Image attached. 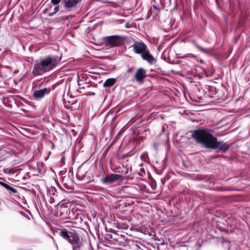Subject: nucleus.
<instances>
[{"label":"nucleus","mask_w":250,"mask_h":250,"mask_svg":"<svg viewBox=\"0 0 250 250\" xmlns=\"http://www.w3.org/2000/svg\"><path fill=\"white\" fill-rule=\"evenodd\" d=\"M213 129H199L192 132V137L198 143L207 148L218 149L223 152L226 151L229 146L224 142H218L217 138L213 136Z\"/></svg>","instance_id":"f257e3e1"},{"label":"nucleus","mask_w":250,"mask_h":250,"mask_svg":"<svg viewBox=\"0 0 250 250\" xmlns=\"http://www.w3.org/2000/svg\"><path fill=\"white\" fill-rule=\"evenodd\" d=\"M61 58L52 56L36 60L33 66L32 73L35 76L42 75L53 69L59 63Z\"/></svg>","instance_id":"f03ea898"},{"label":"nucleus","mask_w":250,"mask_h":250,"mask_svg":"<svg viewBox=\"0 0 250 250\" xmlns=\"http://www.w3.org/2000/svg\"><path fill=\"white\" fill-rule=\"evenodd\" d=\"M63 240L69 244L73 250L79 249L82 245L79 234L74 230H68L63 228Z\"/></svg>","instance_id":"7ed1b4c3"},{"label":"nucleus","mask_w":250,"mask_h":250,"mask_svg":"<svg viewBox=\"0 0 250 250\" xmlns=\"http://www.w3.org/2000/svg\"><path fill=\"white\" fill-rule=\"evenodd\" d=\"M125 40V37L123 35H112L105 38V41L111 48L122 45Z\"/></svg>","instance_id":"20e7f679"},{"label":"nucleus","mask_w":250,"mask_h":250,"mask_svg":"<svg viewBox=\"0 0 250 250\" xmlns=\"http://www.w3.org/2000/svg\"><path fill=\"white\" fill-rule=\"evenodd\" d=\"M131 47L134 53L141 55L147 49L146 45L143 42H135Z\"/></svg>","instance_id":"39448f33"},{"label":"nucleus","mask_w":250,"mask_h":250,"mask_svg":"<svg viewBox=\"0 0 250 250\" xmlns=\"http://www.w3.org/2000/svg\"><path fill=\"white\" fill-rule=\"evenodd\" d=\"M121 175L117 174H111L106 175L101 179L102 182L104 184H109L119 180Z\"/></svg>","instance_id":"423d86ee"},{"label":"nucleus","mask_w":250,"mask_h":250,"mask_svg":"<svg viewBox=\"0 0 250 250\" xmlns=\"http://www.w3.org/2000/svg\"><path fill=\"white\" fill-rule=\"evenodd\" d=\"M146 76V71L143 68H139L136 71L134 78L138 83H142L144 81Z\"/></svg>","instance_id":"0eeeda50"},{"label":"nucleus","mask_w":250,"mask_h":250,"mask_svg":"<svg viewBox=\"0 0 250 250\" xmlns=\"http://www.w3.org/2000/svg\"><path fill=\"white\" fill-rule=\"evenodd\" d=\"M141 57L143 60L146 61L149 63H153L156 62V59L150 54L149 51L147 49L141 55Z\"/></svg>","instance_id":"6e6552de"},{"label":"nucleus","mask_w":250,"mask_h":250,"mask_svg":"<svg viewBox=\"0 0 250 250\" xmlns=\"http://www.w3.org/2000/svg\"><path fill=\"white\" fill-rule=\"evenodd\" d=\"M48 90L46 88H43L39 90H36L33 94V96L35 98H42L45 94L48 93Z\"/></svg>","instance_id":"1a4fd4ad"},{"label":"nucleus","mask_w":250,"mask_h":250,"mask_svg":"<svg viewBox=\"0 0 250 250\" xmlns=\"http://www.w3.org/2000/svg\"><path fill=\"white\" fill-rule=\"evenodd\" d=\"M81 0H65V7L70 10L75 7Z\"/></svg>","instance_id":"9d476101"},{"label":"nucleus","mask_w":250,"mask_h":250,"mask_svg":"<svg viewBox=\"0 0 250 250\" xmlns=\"http://www.w3.org/2000/svg\"><path fill=\"white\" fill-rule=\"evenodd\" d=\"M116 82V80L113 78H110L107 79L105 82L104 83V87H109L114 84Z\"/></svg>","instance_id":"9b49d317"},{"label":"nucleus","mask_w":250,"mask_h":250,"mask_svg":"<svg viewBox=\"0 0 250 250\" xmlns=\"http://www.w3.org/2000/svg\"><path fill=\"white\" fill-rule=\"evenodd\" d=\"M76 174L78 178L82 180L84 183L87 182V178L85 177V175L83 174V173H76Z\"/></svg>","instance_id":"f8f14e48"},{"label":"nucleus","mask_w":250,"mask_h":250,"mask_svg":"<svg viewBox=\"0 0 250 250\" xmlns=\"http://www.w3.org/2000/svg\"><path fill=\"white\" fill-rule=\"evenodd\" d=\"M5 189H6L10 193H17L18 192V191L16 188H13L8 185L7 186Z\"/></svg>","instance_id":"ddd939ff"},{"label":"nucleus","mask_w":250,"mask_h":250,"mask_svg":"<svg viewBox=\"0 0 250 250\" xmlns=\"http://www.w3.org/2000/svg\"><path fill=\"white\" fill-rule=\"evenodd\" d=\"M69 122V117L67 114H64L63 113V124L67 125Z\"/></svg>","instance_id":"4468645a"},{"label":"nucleus","mask_w":250,"mask_h":250,"mask_svg":"<svg viewBox=\"0 0 250 250\" xmlns=\"http://www.w3.org/2000/svg\"><path fill=\"white\" fill-rule=\"evenodd\" d=\"M194 45L197 48H198L200 50H201L202 52H204V53H208V49H205V48H204L203 47H202L201 46H200L199 45H198L197 43H196V42H194Z\"/></svg>","instance_id":"2eb2a0df"},{"label":"nucleus","mask_w":250,"mask_h":250,"mask_svg":"<svg viewBox=\"0 0 250 250\" xmlns=\"http://www.w3.org/2000/svg\"><path fill=\"white\" fill-rule=\"evenodd\" d=\"M59 10V6H56L54 8V11L52 13L49 14V16H53L54 14L56 13Z\"/></svg>","instance_id":"dca6fc26"},{"label":"nucleus","mask_w":250,"mask_h":250,"mask_svg":"<svg viewBox=\"0 0 250 250\" xmlns=\"http://www.w3.org/2000/svg\"><path fill=\"white\" fill-rule=\"evenodd\" d=\"M68 78L67 79V80L66 81V84H65V88H68V89L69 90L70 89V81H68Z\"/></svg>","instance_id":"f3484780"},{"label":"nucleus","mask_w":250,"mask_h":250,"mask_svg":"<svg viewBox=\"0 0 250 250\" xmlns=\"http://www.w3.org/2000/svg\"><path fill=\"white\" fill-rule=\"evenodd\" d=\"M65 133L66 134V135L67 136H68V135L70 136V133L68 131V129H63V133ZM70 138H71V136H70Z\"/></svg>","instance_id":"a211bd4d"},{"label":"nucleus","mask_w":250,"mask_h":250,"mask_svg":"<svg viewBox=\"0 0 250 250\" xmlns=\"http://www.w3.org/2000/svg\"><path fill=\"white\" fill-rule=\"evenodd\" d=\"M0 185L3 187L4 188H6L7 186L8 185V184L4 183L3 182H2V181H0Z\"/></svg>","instance_id":"6ab92c4d"},{"label":"nucleus","mask_w":250,"mask_h":250,"mask_svg":"<svg viewBox=\"0 0 250 250\" xmlns=\"http://www.w3.org/2000/svg\"><path fill=\"white\" fill-rule=\"evenodd\" d=\"M51 1L55 5H57L60 2V0H51Z\"/></svg>","instance_id":"aec40b11"},{"label":"nucleus","mask_w":250,"mask_h":250,"mask_svg":"<svg viewBox=\"0 0 250 250\" xmlns=\"http://www.w3.org/2000/svg\"><path fill=\"white\" fill-rule=\"evenodd\" d=\"M56 233L59 234L60 236H62V229H60Z\"/></svg>","instance_id":"412c9836"},{"label":"nucleus","mask_w":250,"mask_h":250,"mask_svg":"<svg viewBox=\"0 0 250 250\" xmlns=\"http://www.w3.org/2000/svg\"><path fill=\"white\" fill-rule=\"evenodd\" d=\"M194 56L193 54H187L185 56H183V57H182L181 58H185V57H187V56Z\"/></svg>","instance_id":"4be33fe9"},{"label":"nucleus","mask_w":250,"mask_h":250,"mask_svg":"<svg viewBox=\"0 0 250 250\" xmlns=\"http://www.w3.org/2000/svg\"><path fill=\"white\" fill-rule=\"evenodd\" d=\"M71 224L72 223L71 222H69V221H63V224Z\"/></svg>","instance_id":"5701e85b"},{"label":"nucleus","mask_w":250,"mask_h":250,"mask_svg":"<svg viewBox=\"0 0 250 250\" xmlns=\"http://www.w3.org/2000/svg\"><path fill=\"white\" fill-rule=\"evenodd\" d=\"M133 69V67H131V68H130L128 70H127V73H130L132 70Z\"/></svg>","instance_id":"b1692460"},{"label":"nucleus","mask_w":250,"mask_h":250,"mask_svg":"<svg viewBox=\"0 0 250 250\" xmlns=\"http://www.w3.org/2000/svg\"><path fill=\"white\" fill-rule=\"evenodd\" d=\"M71 131H72V132L73 133V134H74V135H76V132L74 130V129H71Z\"/></svg>","instance_id":"393cba45"},{"label":"nucleus","mask_w":250,"mask_h":250,"mask_svg":"<svg viewBox=\"0 0 250 250\" xmlns=\"http://www.w3.org/2000/svg\"><path fill=\"white\" fill-rule=\"evenodd\" d=\"M64 211H66V213H67V212H68V209H65L64 210Z\"/></svg>","instance_id":"a878e982"},{"label":"nucleus","mask_w":250,"mask_h":250,"mask_svg":"<svg viewBox=\"0 0 250 250\" xmlns=\"http://www.w3.org/2000/svg\"><path fill=\"white\" fill-rule=\"evenodd\" d=\"M63 186H65V188H67V186L65 184H63Z\"/></svg>","instance_id":"bb28decb"},{"label":"nucleus","mask_w":250,"mask_h":250,"mask_svg":"<svg viewBox=\"0 0 250 250\" xmlns=\"http://www.w3.org/2000/svg\"><path fill=\"white\" fill-rule=\"evenodd\" d=\"M61 162H62V158H61Z\"/></svg>","instance_id":"cd10ccee"}]
</instances>
